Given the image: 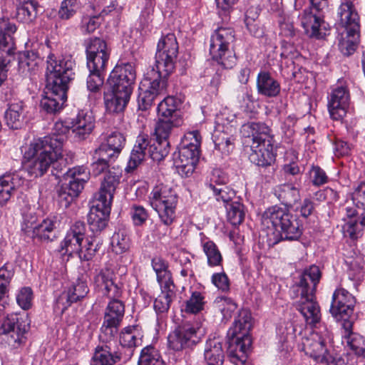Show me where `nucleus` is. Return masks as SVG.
<instances>
[{
  "instance_id": "5",
  "label": "nucleus",
  "mask_w": 365,
  "mask_h": 365,
  "mask_svg": "<svg viewBox=\"0 0 365 365\" xmlns=\"http://www.w3.org/2000/svg\"><path fill=\"white\" fill-rule=\"evenodd\" d=\"M262 222L268 228L272 227L274 230L272 235H268L269 246L282 240H297L302 234L297 217L287 207L274 205L267 208L262 214Z\"/></svg>"
},
{
  "instance_id": "63",
  "label": "nucleus",
  "mask_w": 365,
  "mask_h": 365,
  "mask_svg": "<svg viewBox=\"0 0 365 365\" xmlns=\"http://www.w3.org/2000/svg\"><path fill=\"white\" fill-rule=\"evenodd\" d=\"M109 58L110 54L105 53H101V55L86 56L87 68L92 71L105 72Z\"/></svg>"
},
{
  "instance_id": "61",
  "label": "nucleus",
  "mask_w": 365,
  "mask_h": 365,
  "mask_svg": "<svg viewBox=\"0 0 365 365\" xmlns=\"http://www.w3.org/2000/svg\"><path fill=\"white\" fill-rule=\"evenodd\" d=\"M98 10H101V13L98 15H94L89 18H84L83 22L86 24V31L88 33L93 32L100 25V19L106 15H108L110 11L114 10L115 6L113 4L106 7H103L102 9L100 5H98Z\"/></svg>"
},
{
  "instance_id": "62",
  "label": "nucleus",
  "mask_w": 365,
  "mask_h": 365,
  "mask_svg": "<svg viewBox=\"0 0 365 365\" xmlns=\"http://www.w3.org/2000/svg\"><path fill=\"white\" fill-rule=\"evenodd\" d=\"M70 122L57 121L53 126L52 134L45 136L53 140H58L60 143V153L63 151V145L66 139V134L71 130Z\"/></svg>"
},
{
  "instance_id": "1",
  "label": "nucleus",
  "mask_w": 365,
  "mask_h": 365,
  "mask_svg": "<svg viewBox=\"0 0 365 365\" xmlns=\"http://www.w3.org/2000/svg\"><path fill=\"white\" fill-rule=\"evenodd\" d=\"M178 54L175 35L167 34L159 40L155 56V66L147 73L139 87L138 108L149 109L155 98L166 93L167 78L174 71Z\"/></svg>"
},
{
  "instance_id": "52",
  "label": "nucleus",
  "mask_w": 365,
  "mask_h": 365,
  "mask_svg": "<svg viewBox=\"0 0 365 365\" xmlns=\"http://www.w3.org/2000/svg\"><path fill=\"white\" fill-rule=\"evenodd\" d=\"M207 187L212 191L216 200L222 201L225 206L234 202L236 198L235 191L227 186L217 187L212 183H209Z\"/></svg>"
},
{
  "instance_id": "24",
  "label": "nucleus",
  "mask_w": 365,
  "mask_h": 365,
  "mask_svg": "<svg viewBox=\"0 0 365 365\" xmlns=\"http://www.w3.org/2000/svg\"><path fill=\"white\" fill-rule=\"evenodd\" d=\"M71 130L76 141L87 139L95 128V118L90 112L81 110L70 122Z\"/></svg>"
},
{
  "instance_id": "15",
  "label": "nucleus",
  "mask_w": 365,
  "mask_h": 365,
  "mask_svg": "<svg viewBox=\"0 0 365 365\" xmlns=\"http://www.w3.org/2000/svg\"><path fill=\"white\" fill-rule=\"evenodd\" d=\"M16 31V25L9 19H0V86L7 78L9 66L15 48L12 36Z\"/></svg>"
},
{
  "instance_id": "50",
  "label": "nucleus",
  "mask_w": 365,
  "mask_h": 365,
  "mask_svg": "<svg viewBox=\"0 0 365 365\" xmlns=\"http://www.w3.org/2000/svg\"><path fill=\"white\" fill-rule=\"evenodd\" d=\"M138 365H166L161 359L158 350L153 346L144 347L139 357Z\"/></svg>"
},
{
  "instance_id": "14",
  "label": "nucleus",
  "mask_w": 365,
  "mask_h": 365,
  "mask_svg": "<svg viewBox=\"0 0 365 365\" xmlns=\"http://www.w3.org/2000/svg\"><path fill=\"white\" fill-rule=\"evenodd\" d=\"M331 341V332L326 326H319L318 330L302 339V350L305 354L318 363H327L331 355L327 347Z\"/></svg>"
},
{
  "instance_id": "3",
  "label": "nucleus",
  "mask_w": 365,
  "mask_h": 365,
  "mask_svg": "<svg viewBox=\"0 0 365 365\" xmlns=\"http://www.w3.org/2000/svg\"><path fill=\"white\" fill-rule=\"evenodd\" d=\"M60 143L58 140L48 138L32 140L24 153L23 166L31 178L44 175L51 166L58 165L57 160L61 157Z\"/></svg>"
},
{
  "instance_id": "25",
  "label": "nucleus",
  "mask_w": 365,
  "mask_h": 365,
  "mask_svg": "<svg viewBox=\"0 0 365 365\" xmlns=\"http://www.w3.org/2000/svg\"><path fill=\"white\" fill-rule=\"evenodd\" d=\"M88 292L89 288L86 282L78 279L58 297L56 302V309L63 313L73 303L84 299Z\"/></svg>"
},
{
  "instance_id": "10",
  "label": "nucleus",
  "mask_w": 365,
  "mask_h": 365,
  "mask_svg": "<svg viewBox=\"0 0 365 365\" xmlns=\"http://www.w3.org/2000/svg\"><path fill=\"white\" fill-rule=\"evenodd\" d=\"M169 140L155 139L153 143L148 135H138L128 163V171L135 170L148 154L154 161L163 160L170 153Z\"/></svg>"
},
{
  "instance_id": "6",
  "label": "nucleus",
  "mask_w": 365,
  "mask_h": 365,
  "mask_svg": "<svg viewBox=\"0 0 365 365\" xmlns=\"http://www.w3.org/2000/svg\"><path fill=\"white\" fill-rule=\"evenodd\" d=\"M148 202L158 213L161 224H156L153 230V235L159 240L165 237L168 227L175 220V210L178 204V195L167 185H155L150 192Z\"/></svg>"
},
{
  "instance_id": "49",
  "label": "nucleus",
  "mask_w": 365,
  "mask_h": 365,
  "mask_svg": "<svg viewBox=\"0 0 365 365\" xmlns=\"http://www.w3.org/2000/svg\"><path fill=\"white\" fill-rule=\"evenodd\" d=\"M205 296L200 292H192L190 298L185 302L182 312L185 314H196L204 309Z\"/></svg>"
},
{
  "instance_id": "20",
  "label": "nucleus",
  "mask_w": 365,
  "mask_h": 365,
  "mask_svg": "<svg viewBox=\"0 0 365 365\" xmlns=\"http://www.w3.org/2000/svg\"><path fill=\"white\" fill-rule=\"evenodd\" d=\"M322 273L319 267L311 265L300 274L299 280L293 286L294 297L315 294L316 288L321 279Z\"/></svg>"
},
{
  "instance_id": "58",
  "label": "nucleus",
  "mask_w": 365,
  "mask_h": 365,
  "mask_svg": "<svg viewBox=\"0 0 365 365\" xmlns=\"http://www.w3.org/2000/svg\"><path fill=\"white\" fill-rule=\"evenodd\" d=\"M347 346L357 356L365 358V339L359 334H349L345 339Z\"/></svg>"
},
{
  "instance_id": "26",
  "label": "nucleus",
  "mask_w": 365,
  "mask_h": 365,
  "mask_svg": "<svg viewBox=\"0 0 365 365\" xmlns=\"http://www.w3.org/2000/svg\"><path fill=\"white\" fill-rule=\"evenodd\" d=\"M119 342L120 349H117L123 357V361H127L133 355L135 348L141 345L142 335L137 326L125 327L120 334Z\"/></svg>"
},
{
  "instance_id": "43",
  "label": "nucleus",
  "mask_w": 365,
  "mask_h": 365,
  "mask_svg": "<svg viewBox=\"0 0 365 365\" xmlns=\"http://www.w3.org/2000/svg\"><path fill=\"white\" fill-rule=\"evenodd\" d=\"M24 105L21 101L10 104L4 114L7 126L11 129L20 128L24 123Z\"/></svg>"
},
{
  "instance_id": "55",
  "label": "nucleus",
  "mask_w": 365,
  "mask_h": 365,
  "mask_svg": "<svg viewBox=\"0 0 365 365\" xmlns=\"http://www.w3.org/2000/svg\"><path fill=\"white\" fill-rule=\"evenodd\" d=\"M86 56L101 55V53L110 54L106 42L100 38H90L86 44Z\"/></svg>"
},
{
  "instance_id": "31",
  "label": "nucleus",
  "mask_w": 365,
  "mask_h": 365,
  "mask_svg": "<svg viewBox=\"0 0 365 365\" xmlns=\"http://www.w3.org/2000/svg\"><path fill=\"white\" fill-rule=\"evenodd\" d=\"M192 152L191 150L180 148L178 157L174 159L177 172L182 178L190 177L198 163L200 155Z\"/></svg>"
},
{
  "instance_id": "41",
  "label": "nucleus",
  "mask_w": 365,
  "mask_h": 365,
  "mask_svg": "<svg viewBox=\"0 0 365 365\" xmlns=\"http://www.w3.org/2000/svg\"><path fill=\"white\" fill-rule=\"evenodd\" d=\"M181 101L174 96H168L158 106V115L163 118L173 119L182 118L179 108Z\"/></svg>"
},
{
  "instance_id": "57",
  "label": "nucleus",
  "mask_w": 365,
  "mask_h": 365,
  "mask_svg": "<svg viewBox=\"0 0 365 365\" xmlns=\"http://www.w3.org/2000/svg\"><path fill=\"white\" fill-rule=\"evenodd\" d=\"M351 201L359 209L361 210V223L365 225V182H360L351 193Z\"/></svg>"
},
{
  "instance_id": "9",
  "label": "nucleus",
  "mask_w": 365,
  "mask_h": 365,
  "mask_svg": "<svg viewBox=\"0 0 365 365\" xmlns=\"http://www.w3.org/2000/svg\"><path fill=\"white\" fill-rule=\"evenodd\" d=\"M235 41V31L231 28L220 27L210 37V53L212 59L225 69L235 66L237 58L231 44Z\"/></svg>"
},
{
  "instance_id": "51",
  "label": "nucleus",
  "mask_w": 365,
  "mask_h": 365,
  "mask_svg": "<svg viewBox=\"0 0 365 365\" xmlns=\"http://www.w3.org/2000/svg\"><path fill=\"white\" fill-rule=\"evenodd\" d=\"M22 222L21 231L24 235L30 237L33 234V231L36 229L37 225V215L34 208L31 207H25L21 212Z\"/></svg>"
},
{
  "instance_id": "23",
  "label": "nucleus",
  "mask_w": 365,
  "mask_h": 365,
  "mask_svg": "<svg viewBox=\"0 0 365 365\" xmlns=\"http://www.w3.org/2000/svg\"><path fill=\"white\" fill-rule=\"evenodd\" d=\"M111 205L95 200L88 215V223L94 235L101 233L107 226Z\"/></svg>"
},
{
  "instance_id": "21",
  "label": "nucleus",
  "mask_w": 365,
  "mask_h": 365,
  "mask_svg": "<svg viewBox=\"0 0 365 365\" xmlns=\"http://www.w3.org/2000/svg\"><path fill=\"white\" fill-rule=\"evenodd\" d=\"M115 280V274L108 267L96 271L93 277L94 285L107 297H121L122 287Z\"/></svg>"
},
{
  "instance_id": "12",
  "label": "nucleus",
  "mask_w": 365,
  "mask_h": 365,
  "mask_svg": "<svg viewBox=\"0 0 365 365\" xmlns=\"http://www.w3.org/2000/svg\"><path fill=\"white\" fill-rule=\"evenodd\" d=\"M30 327L27 314L8 315L0 327V339L12 349H18L26 342V334Z\"/></svg>"
},
{
  "instance_id": "19",
  "label": "nucleus",
  "mask_w": 365,
  "mask_h": 365,
  "mask_svg": "<svg viewBox=\"0 0 365 365\" xmlns=\"http://www.w3.org/2000/svg\"><path fill=\"white\" fill-rule=\"evenodd\" d=\"M349 101V92L346 87L334 88L328 96L327 106L331 118L334 120H342L346 115Z\"/></svg>"
},
{
  "instance_id": "53",
  "label": "nucleus",
  "mask_w": 365,
  "mask_h": 365,
  "mask_svg": "<svg viewBox=\"0 0 365 365\" xmlns=\"http://www.w3.org/2000/svg\"><path fill=\"white\" fill-rule=\"evenodd\" d=\"M203 252L207 259V264L210 267L221 265L222 262V255L217 245L210 240L202 242Z\"/></svg>"
},
{
  "instance_id": "28",
  "label": "nucleus",
  "mask_w": 365,
  "mask_h": 365,
  "mask_svg": "<svg viewBox=\"0 0 365 365\" xmlns=\"http://www.w3.org/2000/svg\"><path fill=\"white\" fill-rule=\"evenodd\" d=\"M339 25L345 29V32H360V18L353 3L346 1L338 9Z\"/></svg>"
},
{
  "instance_id": "45",
  "label": "nucleus",
  "mask_w": 365,
  "mask_h": 365,
  "mask_svg": "<svg viewBox=\"0 0 365 365\" xmlns=\"http://www.w3.org/2000/svg\"><path fill=\"white\" fill-rule=\"evenodd\" d=\"M182 123V118H175L173 120L158 116V120L155 127L156 138L162 140H169L173 129L180 127Z\"/></svg>"
},
{
  "instance_id": "13",
  "label": "nucleus",
  "mask_w": 365,
  "mask_h": 365,
  "mask_svg": "<svg viewBox=\"0 0 365 365\" xmlns=\"http://www.w3.org/2000/svg\"><path fill=\"white\" fill-rule=\"evenodd\" d=\"M201 327L199 317L192 323L190 321L183 322L168 335V348L174 351L192 348L201 340Z\"/></svg>"
},
{
  "instance_id": "56",
  "label": "nucleus",
  "mask_w": 365,
  "mask_h": 365,
  "mask_svg": "<svg viewBox=\"0 0 365 365\" xmlns=\"http://www.w3.org/2000/svg\"><path fill=\"white\" fill-rule=\"evenodd\" d=\"M94 158H96L91 165L90 171L92 175L98 176L103 173H107L110 167L111 160H114V158H111L109 156H103L101 153L95 151Z\"/></svg>"
},
{
  "instance_id": "22",
  "label": "nucleus",
  "mask_w": 365,
  "mask_h": 365,
  "mask_svg": "<svg viewBox=\"0 0 365 365\" xmlns=\"http://www.w3.org/2000/svg\"><path fill=\"white\" fill-rule=\"evenodd\" d=\"M46 88L47 91L41 100L40 106L46 113L55 114L62 109L66 101L68 89L48 84Z\"/></svg>"
},
{
  "instance_id": "38",
  "label": "nucleus",
  "mask_w": 365,
  "mask_h": 365,
  "mask_svg": "<svg viewBox=\"0 0 365 365\" xmlns=\"http://www.w3.org/2000/svg\"><path fill=\"white\" fill-rule=\"evenodd\" d=\"M274 194L286 207H293L300 200L299 188L290 183L277 185L274 189Z\"/></svg>"
},
{
  "instance_id": "16",
  "label": "nucleus",
  "mask_w": 365,
  "mask_h": 365,
  "mask_svg": "<svg viewBox=\"0 0 365 365\" xmlns=\"http://www.w3.org/2000/svg\"><path fill=\"white\" fill-rule=\"evenodd\" d=\"M110 301L106 309L104 320L101 328L106 336L113 338L118 333V327L125 314V305L120 297H108Z\"/></svg>"
},
{
  "instance_id": "17",
  "label": "nucleus",
  "mask_w": 365,
  "mask_h": 365,
  "mask_svg": "<svg viewBox=\"0 0 365 365\" xmlns=\"http://www.w3.org/2000/svg\"><path fill=\"white\" fill-rule=\"evenodd\" d=\"M100 338L106 342L96 347L91 361V365H114L120 361H123V357L116 349V341L112 340L113 338L102 334Z\"/></svg>"
},
{
  "instance_id": "33",
  "label": "nucleus",
  "mask_w": 365,
  "mask_h": 365,
  "mask_svg": "<svg viewBox=\"0 0 365 365\" xmlns=\"http://www.w3.org/2000/svg\"><path fill=\"white\" fill-rule=\"evenodd\" d=\"M63 177L66 180H68V183L63 185L72 192L73 196L76 197L78 196L88 179L86 168L82 166L68 169L63 174Z\"/></svg>"
},
{
  "instance_id": "7",
  "label": "nucleus",
  "mask_w": 365,
  "mask_h": 365,
  "mask_svg": "<svg viewBox=\"0 0 365 365\" xmlns=\"http://www.w3.org/2000/svg\"><path fill=\"white\" fill-rule=\"evenodd\" d=\"M252 326L251 314L249 311L242 309L227 331V353L234 362L245 363L247 360L252 345L249 334Z\"/></svg>"
},
{
  "instance_id": "2",
  "label": "nucleus",
  "mask_w": 365,
  "mask_h": 365,
  "mask_svg": "<svg viewBox=\"0 0 365 365\" xmlns=\"http://www.w3.org/2000/svg\"><path fill=\"white\" fill-rule=\"evenodd\" d=\"M136 79L135 66L131 63H118L110 72L108 88L103 91V101L107 111H123L130 101Z\"/></svg>"
},
{
  "instance_id": "8",
  "label": "nucleus",
  "mask_w": 365,
  "mask_h": 365,
  "mask_svg": "<svg viewBox=\"0 0 365 365\" xmlns=\"http://www.w3.org/2000/svg\"><path fill=\"white\" fill-rule=\"evenodd\" d=\"M86 233V225L82 221L75 222L66 233L61 244V252L64 255H77L81 260H91L99 249V242L86 240L83 242Z\"/></svg>"
},
{
  "instance_id": "64",
  "label": "nucleus",
  "mask_w": 365,
  "mask_h": 365,
  "mask_svg": "<svg viewBox=\"0 0 365 365\" xmlns=\"http://www.w3.org/2000/svg\"><path fill=\"white\" fill-rule=\"evenodd\" d=\"M215 304L220 308L223 319L229 320L233 312L237 309V304L229 297L217 298Z\"/></svg>"
},
{
  "instance_id": "18",
  "label": "nucleus",
  "mask_w": 365,
  "mask_h": 365,
  "mask_svg": "<svg viewBox=\"0 0 365 365\" xmlns=\"http://www.w3.org/2000/svg\"><path fill=\"white\" fill-rule=\"evenodd\" d=\"M356 304L354 297L344 288L334 291L330 307V313L335 319L351 317Z\"/></svg>"
},
{
  "instance_id": "30",
  "label": "nucleus",
  "mask_w": 365,
  "mask_h": 365,
  "mask_svg": "<svg viewBox=\"0 0 365 365\" xmlns=\"http://www.w3.org/2000/svg\"><path fill=\"white\" fill-rule=\"evenodd\" d=\"M120 177L121 173L119 170H115L114 168L109 169L108 171L106 173L101 182L96 200L111 205L113 195L120 182Z\"/></svg>"
},
{
  "instance_id": "39",
  "label": "nucleus",
  "mask_w": 365,
  "mask_h": 365,
  "mask_svg": "<svg viewBox=\"0 0 365 365\" xmlns=\"http://www.w3.org/2000/svg\"><path fill=\"white\" fill-rule=\"evenodd\" d=\"M57 218L55 216L44 219L41 224L37 225L31 237L34 240L40 242H50L56 238L55 229L56 228Z\"/></svg>"
},
{
  "instance_id": "27",
  "label": "nucleus",
  "mask_w": 365,
  "mask_h": 365,
  "mask_svg": "<svg viewBox=\"0 0 365 365\" xmlns=\"http://www.w3.org/2000/svg\"><path fill=\"white\" fill-rule=\"evenodd\" d=\"M294 306L304 317L307 324L315 327L321 319L320 307L314 299V294L295 298Z\"/></svg>"
},
{
  "instance_id": "4",
  "label": "nucleus",
  "mask_w": 365,
  "mask_h": 365,
  "mask_svg": "<svg viewBox=\"0 0 365 365\" xmlns=\"http://www.w3.org/2000/svg\"><path fill=\"white\" fill-rule=\"evenodd\" d=\"M241 133L251 140L249 159L253 164L262 168L270 167L276 160L274 150V135L264 123L250 122L242 126Z\"/></svg>"
},
{
  "instance_id": "54",
  "label": "nucleus",
  "mask_w": 365,
  "mask_h": 365,
  "mask_svg": "<svg viewBox=\"0 0 365 365\" xmlns=\"http://www.w3.org/2000/svg\"><path fill=\"white\" fill-rule=\"evenodd\" d=\"M227 220L235 226L240 225L245 219L244 205L235 200L226 205Z\"/></svg>"
},
{
  "instance_id": "44",
  "label": "nucleus",
  "mask_w": 365,
  "mask_h": 365,
  "mask_svg": "<svg viewBox=\"0 0 365 365\" xmlns=\"http://www.w3.org/2000/svg\"><path fill=\"white\" fill-rule=\"evenodd\" d=\"M215 150L227 156L234 150L235 140L234 135L227 131L216 130L212 135Z\"/></svg>"
},
{
  "instance_id": "59",
  "label": "nucleus",
  "mask_w": 365,
  "mask_h": 365,
  "mask_svg": "<svg viewBox=\"0 0 365 365\" xmlns=\"http://www.w3.org/2000/svg\"><path fill=\"white\" fill-rule=\"evenodd\" d=\"M111 245L114 252L121 254L126 252L130 247V239L124 230L115 232L111 237Z\"/></svg>"
},
{
  "instance_id": "42",
  "label": "nucleus",
  "mask_w": 365,
  "mask_h": 365,
  "mask_svg": "<svg viewBox=\"0 0 365 365\" xmlns=\"http://www.w3.org/2000/svg\"><path fill=\"white\" fill-rule=\"evenodd\" d=\"M86 78V88L89 98L101 99L102 90L105 84V72L92 71Z\"/></svg>"
},
{
  "instance_id": "32",
  "label": "nucleus",
  "mask_w": 365,
  "mask_h": 365,
  "mask_svg": "<svg viewBox=\"0 0 365 365\" xmlns=\"http://www.w3.org/2000/svg\"><path fill=\"white\" fill-rule=\"evenodd\" d=\"M125 144V138L120 132H112L108 135L104 141L96 149V152L101 153L103 157L109 156L111 158H117Z\"/></svg>"
},
{
  "instance_id": "46",
  "label": "nucleus",
  "mask_w": 365,
  "mask_h": 365,
  "mask_svg": "<svg viewBox=\"0 0 365 365\" xmlns=\"http://www.w3.org/2000/svg\"><path fill=\"white\" fill-rule=\"evenodd\" d=\"M38 4L34 0H28L20 4L16 9V18L24 23L33 22L38 14Z\"/></svg>"
},
{
  "instance_id": "48",
  "label": "nucleus",
  "mask_w": 365,
  "mask_h": 365,
  "mask_svg": "<svg viewBox=\"0 0 365 365\" xmlns=\"http://www.w3.org/2000/svg\"><path fill=\"white\" fill-rule=\"evenodd\" d=\"M360 41V32H345L339 41V48L344 56H350L356 51Z\"/></svg>"
},
{
  "instance_id": "37",
  "label": "nucleus",
  "mask_w": 365,
  "mask_h": 365,
  "mask_svg": "<svg viewBox=\"0 0 365 365\" xmlns=\"http://www.w3.org/2000/svg\"><path fill=\"white\" fill-rule=\"evenodd\" d=\"M224 357L221 339L215 337L207 339L204 351V359L207 365H222Z\"/></svg>"
},
{
  "instance_id": "29",
  "label": "nucleus",
  "mask_w": 365,
  "mask_h": 365,
  "mask_svg": "<svg viewBox=\"0 0 365 365\" xmlns=\"http://www.w3.org/2000/svg\"><path fill=\"white\" fill-rule=\"evenodd\" d=\"M301 24L306 34L310 38L321 39L326 36V32L322 29L324 21L319 16L313 13L311 8L303 11Z\"/></svg>"
},
{
  "instance_id": "35",
  "label": "nucleus",
  "mask_w": 365,
  "mask_h": 365,
  "mask_svg": "<svg viewBox=\"0 0 365 365\" xmlns=\"http://www.w3.org/2000/svg\"><path fill=\"white\" fill-rule=\"evenodd\" d=\"M18 72L24 78H30L38 69L41 58L37 52L26 51L19 53Z\"/></svg>"
},
{
  "instance_id": "47",
  "label": "nucleus",
  "mask_w": 365,
  "mask_h": 365,
  "mask_svg": "<svg viewBox=\"0 0 365 365\" xmlns=\"http://www.w3.org/2000/svg\"><path fill=\"white\" fill-rule=\"evenodd\" d=\"M161 294L155 299L153 307L158 314L165 313L168 311L170 303L175 296V286L168 287H160Z\"/></svg>"
},
{
  "instance_id": "40",
  "label": "nucleus",
  "mask_w": 365,
  "mask_h": 365,
  "mask_svg": "<svg viewBox=\"0 0 365 365\" xmlns=\"http://www.w3.org/2000/svg\"><path fill=\"white\" fill-rule=\"evenodd\" d=\"M151 264L157 276V281L160 287H168L173 286L174 282L172 274L169 270L168 262L161 257H155L152 259Z\"/></svg>"
},
{
  "instance_id": "60",
  "label": "nucleus",
  "mask_w": 365,
  "mask_h": 365,
  "mask_svg": "<svg viewBox=\"0 0 365 365\" xmlns=\"http://www.w3.org/2000/svg\"><path fill=\"white\" fill-rule=\"evenodd\" d=\"M201 135L198 130L189 131L185 133L182 141L181 148L189 149L200 155Z\"/></svg>"
},
{
  "instance_id": "34",
  "label": "nucleus",
  "mask_w": 365,
  "mask_h": 365,
  "mask_svg": "<svg viewBox=\"0 0 365 365\" xmlns=\"http://www.w3.org/2000/svg\"><path fill=\"white\" fill-rule=\"evenodd\" d=\"M25 180L18 173H9L0 178V205H5L14 192L23 185Z\"/></svg>"
},
{
  "instance_id": "11",
  "label": "nucleus",
  "mask_w": 365,
  "mask_h": 365,
  "mask_svg": "<svg viewBox=\"0 0 365 365\" xmlns=\"http://www.w3.org/2000/svg\"><path fill=\"white\" fill-rule=\"evenodd\" d=\"M46 79L48 85L68 89L69 83L74 79L76 61L71 55L56 56L51 53L47 57Z\"/></svg>"
},
{
  "instance_id": "36",
  "label": "nucleus",
  "mask_w": 365,
  "mask_h": 365,
  "mask_svg": "<svg viewBox=\"0 0 365 365\" xmlns=\"http://www.w3.org/2000/svg\"><path fill=\"white\" fill-rule=\"evenodd\" d=\"M257 90L259 95L267 97H277L281 90L280 83L269 72L261 71L257 78Z\"/></svg>"
}]
</instances>
